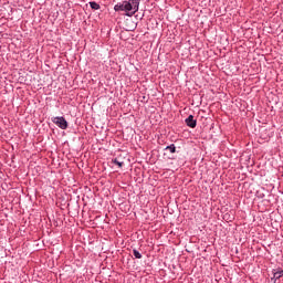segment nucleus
<instances>
[{
  "mask_svg": "<svg viewBox=\"0 0 283 283\" xmlns=\"http://www.w3.org/2000/svg\"><path fill=\"white\" fill-rule=\"evenodd\" d=\"M140 0H128L115 4V12H127V17H134L138 12Z\"/></svg>",
  "mask_w": 283,
  "mask_h": 283,
  "instance_id": "1",
  "label": "nucleus"
},
{
  "mask_svg": "<svg viewBox=\"0 0 283 283\" xmlns=\"http://www.w3.org/2000/svg\"><path fill=\"white\" fill-rule=\"evenodd\" d=\"M92 10H101V4L97 2H90Z\"/></svg>",
  "mask_w": 283,
  "mask_h": 283,
  "instance_id": "6",
  "label": "nucleus"
},
{
  "mask_svg": "<svg viewBox=\"0 0 283 283\" xmlns=\"http://www.w3.org/2000/svg\"><path fill=\"white\" fill-rule=\"evenodd\" d=\"M133 255L136 258V260H140L143 258V254L136 249L133 250Z\"/></svg>",
  "mask_w": 283,
  "mask_h": 283,
  "instance_id": "5",
  "label": "nucleus"
},
{
  "mask_svg": "<svg viewBox=\"0 0 283 283\" xmlns=\"http://www.w3.org/2000/svg\"><path fill=\"white\" fill-rule=\"evenodd\" d=\"M166 149H169L170 154H176V145L174 144L167 146Z\"/></svg>",
  "mask_w": 283,
  "mask_h": 283,
  "instance_id": "7",
  "label": "nucleus"
},
{
  "mask_svg": "<svg viewBox=\"0 0 283 283\" xmlns=\"http://www.w3.org/2000/svg\"><path fill=\"white\" fill-rule=\"evenodd\" d=\"M273 277L272 280H280V277L283 276V270L282 269H277V271L273 270Z\"/></svg>",
  "mask_w": 283,
  "mask_h": 283,
  "instance_id": "4",
  "label": "nucleus"
},
{
  "mask_svg": "<svg viewBox=\"0 0 283 283\" xmlns=\"http://www.w3.org/2000/svg\"><path fill=\"white\" fill-rule=\"evenodd\" d=\"M52 123H54V125H57L60 129L67 128V120L65 119V117H53Z\"/></svg>",
  "mask_w": 283,
  "mask_h": 283,
  "instance_id": "2",
  "label": "nucleus"
},
{
  "mask_svg": "<svg viewBox=\"0 0 283 283\" xmlns=\"http://www.w3.org/2000/svg\"><path fill=\"white\" fill-rule=\"evenodd\" d=\"M185 123L191 129H196V126L198 125V122L193 118V115H189Z\"/></svg>",
  "mask_w": 283,
  "mask_h": 283,
  "instance_id": "3",
  "label": "nucleus"
},
{
  "mask_svg": "<svg viewBox=\"0 0 283 283\" xmlns=\"http://www.w3.org/2000/svg\"><path fill=\"white\" fill-rule=\"evenodd\" d=\"M114 165H118L119 167H123L125 163L119 161L117 158L113 159Z\"/></svg>",
  "mask_w": 283,
  "mask_h": 283,
  "instance_id": "8",
  "label": "nucleus"
}]
</instances>
